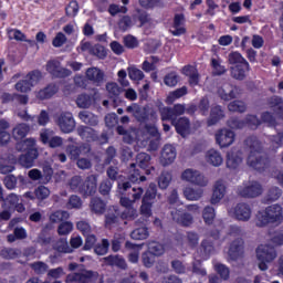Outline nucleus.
<instances>
[{
  "label": "nucleus",
  "mask_w": 283,
  "mask_h": 283,
  "mask_svg": "<svg viewBox=\"0 0 283 283\" xmlns=\"http://www.w3.org/2000/svg\"><path fill=\"white\" fill-rule=\"evenodd\" d=\"M244 145L250 149V154L247 159V165L256 171H264L271 165V160L266 155L262 154V143L258 137L250 136L244 140Z\"/></svg>",
  "instance_id": "1"
},
{
  "label": "nucleus",
  "mask_w": 283,
  "mask_h": 283,
  "mask_svg": "<svg viewBox=\"0 0 283 283\" xmlns=\"http://www.w3.org/2000/svg\"><path fill=\"white\" fill-rule=\"evenodd\" d=\"M283 222V208L282 206L274 203L266 207L256 213L255 226L260 228L269 227V224H282Z\"/></svg>",
  "instance_id": "2"
},
{
  "label": "nucleus",
  "mask_w": 283,
  "mask_h": 283,
  "mask_svg": "<svg viewBox=\"0 0 283 283\" xmlns=\"http://www.w3.org/2000/svg\"><path fill=\"white\" fill-rule=\"evenodd\" d=\"M277 258V251L271 244H261L256 249V260L260 271H269V264Z\"/></svg>",
  "instance_id": "3"
},
{
  "label": "nucleus",
  "mask_w": 283,
  "mask_h": 283,
  "mask_svg": "<svg viewBox=\"0 0 283 283\" xmlns=\"http://www.w3.org/2000/svg\"><path fill=\"white\" fill-rule=\"evenodd\" d=\"M237 193L241 198H247L249 200L253 198H260L262 193H264V188L262 187V184L260 181H247L243 182L242 186H239L237 188Z\"/></svg>",
  "instance_id": "4"
},
{
  "label": "nucleus",
  "mask_w": 283,
  "mask_h": 283,
  "mask_svg": "<svg viewBox=\"0 0 283 283\" xmlns=\"http://www.w3.org/2000/svg\"><path fill=\"white\" fill-rule=\"evenodd\" d=\"M217 94L221 101L229 102L242 96V88L238 85L226 82L218 87Z\"/></svg>",
  "instance_id": "5"
},
{
  "label": "nucleus",
  "mask_w": 283,
  "mask_h": 283,
  "mask_svg": "<svg viewBox=\"0 0 283 283\" xmlns=\"http://www.w3.org/2000/svg\"><path fill=\"white\" fill-rule=\"evenodd\" d=\"M181 180L190 182V185H195L196 187H207V185H209V179L205 177L200 170H196L193 168L184 170L181 174Z\"/></svg>",
  "instance_id": "6"
},
{
  "label": "nucleus",
  "mask_w": 283,
  "mask_h": 283,
  "mask_svg": "<svg viewBox=\"0 0 283 283\" xmlns=\"http://www.w3.org/2000/svg\"><path fill=\"white\" fill-rule=\"evenodd\" d=\"M55 125L62 134H72L76 129V120L70 112H62L55 119Z\"/></svg>",
  "instance_id": "7"
},
{
  "label": "nucleus",
  "mask_w": 283,
  "mask_h": 283,
  "mask_svg": "<svg viewBox=\"0 0 283 283\" xmlns=\"http://www.w3.org/2000/svg\"><path fill=\"white\" fill-rule=\"evenodd\" d=\"M230 216L240 222H249L253 210L249 203H238L234 208L229 211Z\"/></svg>",
  "instance_id": "8"
},
{
  "label": "nucleus",
  "mask_w": 283,
  "mask_h": 283,
  "mask_svg": "<svg viewBox=\"0 0 283 283\" xmlns=\"http://www.w3.org/2000/svg\"><path fill=\"white\" fill-rule=\"evenodd\" d=\"M40 140L43 145H49L51 149L63 147V138L61 136H54V130L44 128L40 133Z\"/></svg>",
  "instance_id": "9"
},
{
  "label": "nucleus",
  "mask_w": 283,
  "mask_h": 283,
  "mask_svg": "<svg viewBox=\"0 0 283 283\" xmlns=\"http://www.w3.org/2000/svg\"><path fill=\"white\" fill-rule=\"evenodd\" d=\"M187 109L185 104H175L174 107H160L159 113L161 120H175L176 117L182 116Z\"/></svg>",
  "instance_id": "10"
},
{
  "label": "nucleus",
  "mask_w": 283,
  "mask_h": 283,
  "mask_svg": "<svg viewBox=\"0 0 283 283\" xmlns=\"http://www.w3.org/2000/svg\"><path fill=\"white\" fill-rule=\"evenodd\" d=\"M96 277V273L88 270H80L66 275V283H92V280Z\"/></svg>",
  "instance_id": "11"
},
{
  "label": "nucleus",
  "mask_w": 283,
  "mask_h": 283,
  "mask_svg": "<svg viewBox=\"0 0 283 283\" xmlns=\"http://www.w3.org/2000/svg\"><path fill=\"white\" fill-rule=\"evenodd\" d=\"M216 143L221 147V149H224L226 147H231V144L235 142V133L231 129H219L216 135Z\"/></svg>",
  "instance_id": "12"
},
{
  "label": "nucleus",
  "mask_w": 283,
  "mask_h": 283,
  "mask_svg": "<svg viewBox=\"0 0 283 283\" xmlns=\"http://www.w3.org/2000/svg\"><path fill=\"white\" fill-rule=\"evenodd\" d=\"M46 72H49V74L53 75L55 78H65L72 74L70 70L61 66V62L59 60H50L46 63Z\"/></svg>",
  "instance_id": "13"
},
{
  "label": "nucleus",
  "mask_w": 283,
  "mask_h": 283,
  "mask_svg": "<svg viewBox=\"0 0 283 283\" xmlns=\"http://www.w3.org/2000/svg\"><path fill=\"white\" fill-rule=\"evenodd\" d=\"M244 255V240L242 238H237L229 244L228 256L232 262L240 260Z\"/></svg>",
  "instance_id": "14"
},
{
  "label": "nucleus",
  "mask_w": 283,
  "mask_h": 283,
  "mask_svg": "<svg viewBox=\"0 0 283 283\" xmlns=\"http://www.w3.org/2000/svg\"><path fill=\"white\" fill-rule=\"evenodd\" d=\"M176 147L171 144H166L161 149L159 163L163 167H169L176 160Z\"/></svg>",
  "instance_id": "15"
},
{
  "label": "nucleus",
  "mask_w": 283,
  "mask_h": 283,
  "mask_svg": "<svg viewBox=\"0 0 283 283\" xmlns=\"http://www.w3.org/2000/svg\"><path fill=\"white\" fill-rule=\"evenodd\" d=\"M97 185L98 175H91L85 181H82L80 193H82V196H94V193H96Z\"/></svg>",
  "instance_id": "16"
},
{
  "label": "nucleus",
  "mask_w": 283,
  "mask_h": 283,
  "mask_svg": "<svg viewBox=\"0 0 283 283\" xmlns=\"http://www.w3.org/2000/svg\"><path fill=\"white\" fill-rule=\"evenodd\" d=\"M126 112L128 114H133L134 118H136L138 123H147L149 120V111L145 107H140V105L136 103L127 106Z\"/></svg>",
  "instance_id": "17"
},
{
  "label": "nucleus",
  "mask_w": 283,
  "mask_h": 283,
  "mask_svg": "<svg viewBox=\"0 0 283 283\" xmlns=\"http://www.w3.org/2000/svg\"><path fill=\"white\" fill-rule=\"evenodd\" d=\"M242 160H244L242 150L238 148H232L227 154V167L228 169H238L240 165H242Z\"/></svg>",
  "instance_id": "18"
},
{
  "label": "nucleus",
  "mask_w": 283,
  "mask_h": 283,
  "mask_svg": "<svg viewBox=\"0 0 283 283\" xmlns=\"http://www.w3.org/2000/svg\"><path fill=\"white\" fill-rule=\"evenodd\" d=\"M171 125H174L177 134L182 136V138H187L189 136V130L191 129V123L187 117H180L178 119H170Z\"/></svg>",
  "instance_id": "19"
},
{
  "label": "nucleus",
  "mask_w": 283,
  "mask_h": 283,
  "mask_svg": "<svg viewBox=\"0 0 283 283\" xmlns=\"http://www.w3.org/2000/svg\"><path fill=\"white\" fill-rule=\"evenodd\" d=\"M268 109H271L275 116L283 118V98L277 95H273L266 99Z\"/></svg>",
  "instance_id": "20"
},
{
  "label": "nucleus",
  "mask_w": 283,
  "mask_h": 283,
  "mask_svg": "<svg viewBox=\"0 0 283 283\" xmlns=\"http://www.w3.org/2000/svg\"><path fill=\"white\" fill-rule=\"evenodd\" d=\"M150 165H151V155L147 153L137 154L135 167H139V169H144L145 174L149 176V174H151V170L154 171V167H150Z\"/></svg>",
  "instance_id": "21"
},
{
  "label": "nucleus",
  "mask_w": 283,
  "mask_h": 283,
  "mask_svg": "<svg viewBox=\"0 0 283 283\" xmlns=\"http://www.w3.org/2000/svg\"><path fill=\"white\" fill-rule=\"evenodd\" d=\"M36 158H39V150L30 149L19 157V164L25 167V169H30L34 167V160H36Z\"/></svg>",
  "instance_id": "22"
},
{
  "label": "nucleus",
  "mask_w": 283,
  "mask_h": 283,
  "mask_svg": "<svg viewBox=\"0 0 283 283\" xmlns=\"http://www.w3.org/2000/svg\"><path fill=\"white\" fill-rule=\"evenodd\" d=\"M66 151L71 158V160H78L81 154H90L92 151V147H90V144H83L81 146H67Z\"/></svg>",
  "instance_id": "23"
},
{
  "label": "nucleus",
  "mask_w": 283,
  "mask_h": 283,
  "mask_svg": "<svg viewBox=\"0 0 283 283\" xmlns=\"http://www.w3.org/2000/svg\"><path fill=\"white\" fill-rule=\"evenodd\" d=\"M170 213L172 220L182 227H191L193 224V216L191 213H182L180 210H172Z\"/></svg>",
  "instance_id": "24"
},
{
  "label": "nucleus",
  "mask_w": 283,
  "mask_h": 283,
  "mask_svg": "<svg viewBox=\"0 0 283 283\" xmlns=\"http://www.w3.org/2000/svg\"><path fill=\"white\" fill-rule=\"evenodd\" d=\"M104 262L107 266H116V269H120L122 271L127 270V261L122 255L111 254L104 258Z\"/></svg>",
  "instance_id": "25"
},
{
  "label": "nucleus",
  "mask_w": 283,
  "mask_h": 283,
  "mask_svg": "<svg viewBox=\"0 0 283 283\" xmlns=\"http://www.w3.org/2000/svg\"><path fill=\"white\" fill-rule=\"evenodd\" d=\"M224 193H227V186H224V181L218 180L214 184L213 192L210 198V202L212 205H218V202H220V200H222V198H224Z\"/></svg>",
  "instance_id": "26"
},
{
  "label": "nucleus",
  "mask_w": 283,
  "mask_h": 283,
  "mask_svg": "<svg viewBox=\"0 0 283 283\" xmlns=\"http://www.w3.org/2000/svg\"><path fill=\"white\" fill-rule=\"evenodd\" d=\"M86 78L92 81L94 85L99 86L105 81V73L98 67H91L86 71Z\"/></svg>",
  "instance_id": "27"
},
{
  "label": "nucleus",
  "mask_w": 283,
  "mask_h": 283,
  "mask_svg": "<svg viewBox=\"0 0 283 283\" xmlns=\"http://www.w3.org/2000/svg\"><path fill=\"white\" fill-rule=\"evenodd\" d=\"M247 72H251V65L247 69L245 64H237L230 67V76L235 81H244L247 78Z\"/></svg>",
  "instance_id": "28"
},
{
  "label": "nucleus",
  "mask_w": 283,
  "mask_h": 283,
  "mask_svg": "<svg viewBox=\"0 0 283 283\" xmlns=\"http://www.w3.org/2000/svg\"><path fill=\"white\" fill-rule=\"evenodd\" d=\"M77 134L80 137H82L83 140H86L87 143L98 140V134H96V130L90 126H80L77 128Z\"/></svg>",
  "instance_id": "29"
},
{
  "label": "nucleus",
  "mask_w": 283,
  "mask_h": 283,
  "mask_svg": "<svg viewBox=\"0 0 283 283\" xmlns=\"http://www.w3.org/2000/svg\"><path fill=\"white\" fill-rule=\"evenodd\" d=\"M52 249L57 253H74V250L70 247L66 238H60L59 240L52 241Z\"/></svg>",
  "instance_id": "30"
},
{
  "label": "nucleus",
  "mask_w": 283,
  "mask_h": 283,
  "mask_svg": "<svg viewBox=\"0 0 283 283\" xmlns=\"http://www.w3.org/2000/svg\"><path fill=\"white\" fill-rule=\"evenodd\" d=\"M184 196L187 200L190 201H198L202 196H205V190L202 188H193L191 186H188L184 188Z\"/></svg>",
  "instance_id": "31"
},
{
  "label": "nucleus",
  "mask_w": 283,
  "mask_h": 283,
  "mask_svg": "<svg viewBox=\"0 0 283 283\" xmlns=\"http://www.w3.org/2000/svg\"><path fill=\"white\" fill-rule=\"evenodd\" d=\"M56 92H59V86H56V84H49L36 93V98L48 101V98H52Z\"/></svg>",
  "instance_id": "32"
},
{
  "label": "nucleus",
  "mask_w": 283,
  "mask_h": 283,
  "mask_svg": "<svg viewBox=\"0 0 283 283\" xmlns=\"http://www.w3.org/2000/svg\"><path fill=\"white\" fill-rule=\"evenodd\" d=\"M206 158H207V163H209V165H212V167H220V165L224 163V159L222 158V154H220V151L216 149L208 150Z\"/></svg>",
  "instance_id": "33"
},
{
  "label": "nucleus",
  "mask_w": 283,
  "mask_h": 283,
  "mask_svg": "<svg viewBox=\"0 0 283 283\" xmlns=\"http://www.w3.org/2000/svg\"><path fill=\"white\" fill-rule=\"evenodd\" d=\"M78 118L85 125H90L91 127H96L98 125V116L94 115L92 112L88 111H81L78 113Z\"/></svg>",
  "instance_id": "34"
},
{
  "label": "nucleus",
  "mask_w": 283,
  "mask_h": 283,
  "mask_svg": "<svg viewBox=\"0 0 283 283\" xmlns=\"http://www.w3.org/2000/svg\"><path fill=\"white\" fill-rule=\"evenodd\" d=\"M125 247L126 249H128L129 251H134V252H130L128 254V261L132 262V264H138V259H139V255L140 253L138 252L140 249H143V247L138 245V244H135L130 241H126L125 242Z\"/></svg>",
  "instance_id": "35"
},
{
  "label": "nucleus",
  "mask_w": 283,
  "mask_h": 283,
  "mask_svg": "<svg viewBox=\"0 0 283 283\" xmlns=\"http://www.w3.org/2000/svg\"><path fill=\"white\" fill-rule=\"evenodd\" d=\"M30 133V126L25 123L18 124L13 129H12V136L14 140H23L25 136Z\"/></svg>",
  "instance_id": "36"
},
{
  "label": "nucleus",
  "mask_w": 283,
  "mask_h": 283,
  "mask_svg": "<svg viewBox=\"0 0 283 283\" xmlns=\"http://www.w3.org/2000/svg\"><path fill=\"white\" fill-rule=\"evenodd\" d=\"M228 63H230V65H245L247 70H249V62L238 51L229 53Z\"/></svg>",
  "instance_id": "37"
},
{
  "label": "nucleus",
  "mask_w": 283,
  "mask_h": 283,
  "mask_svg": "<svg viewBox=\"0 0 283 283\" xmlns=\"http://www.w3.org/2000/svg\"><path fill=\"white\" fill-rule=\"evenodd\" d=\"M107 207V203L103 201V199L95 197L91 199L90 202V209L93 211V213L102 214L105 213V209Z\"/></svg>",
  "instance_id": "38"
},
{
  "label": "nucleus",
  "mask_w": 283,
  "mask_h": 283,
  "mask_svg": "<svg viewBox=\"0 0 283 283\" xmlns=\"http://www.w3.org/2000/svg\"><path fill=\"white\" fill-rule=\"evenodd\" d=\"M10 122L6 119H0V145H8L10 143Z\"/></svg>",
  "instance_id": "39"
},
{
  "label": "nucleus",
  "mask_w": 283,
  "mask_h": 283,
  "mask_svg": "<svg viewBox=\"0 0 283 283\" xmlns=\"http://www.w3.org/2000/svg\"><path fill=\"white\" fill-rule=\"evenodd\" d=\"M112 210L105 216V224L108 229H112V227H114V224H118V222H120V212L118 211V209H116V207L113 208Z\"/></svg>",
  "instance_id": "40"
},
{
  "label": "nucleus",
  "mask_w": 283,
  "mask_h": 283,
  "mask_svg": "<svg viewBox=\"0 0 283 283\" xmlns=\"http://www.w3.org/2000/svg\"><path fill=\"white\" fill-rule=\"evenodd\" d=\"M221 118H224V111L222 106H214L211 108L210 118L208 119L209 127L216 125Z\"/></svg>",
  "instance_id": "41"
},
{
  "label": "nucleus",
  "mask_w": 283,
  "mask_h": 283,
  "mask_svg": "<svg viewBox=\"0 0 283 283\" xmlns=\"http://www.w3.org/2000/svg\"><path fill=\"white\" fill-rule=\"evenodd\" d=\"M128 180L133 184L145 182L147 177L140 175V170L136 169V164H130Z\"/></svg>",
  "instance_id": "42"
},
{
  "label": "nucleus",
  "mask_w": 283,
  "mask_h": 283,
  "mask_svg": "<svg viewBox=\"0 0 283 283\" xmlns=\"http://www.w3.org/2000/svg\"><path fill=\"white\" fill-rule=\"evenodd\" d=\"M136 12L137 13L134 15V19L139 21V28H143V25H151V23H154V20L149 17L147 11L137 9Z\"/></svg>",
  "instance_id": "43"
},
{
  "label": "nucleus",
  "mask_w": 283,
  "mask_h": 283,
  "mask_svg": "<svg viewBox=\"0 0 283 283\" xmlns=\"http://www.w3.org/2000/svg\"><path fill=\"white\" fill-rule=\"evenodd\" d=\"M25 238H28V231H25L24 228L17 227L14 228L13 233L7 237V240L12 243L17 242V240H25Z\"/></svg>",
  "instance_id": "44"
},
{
  "label": "nucleus",
  "mask_w": 283,
  "mask_h": 283,
  "mask_svg": "<svg viewBox=\"0 0 283 283\" xmlns=\"http://www.w3.org/2000/svg\"><path fill=\"white\" fill-rule=\"evenodd\" d=\"M92 95L90 94H80L76 98V105L80 107V109H90L92 107Z\"/></svg>",
  "instance_id": "45"
},
{
  "label": "nucleus",
  "mask_w": 283,
  "mask_h": 283,
  "mask_svg": "<svg viewBox=\"0 0 283 283\" xmlns=\"http://www.w3.org/2000/svg\"><path fill=\"white\" fill-rule=\"evenodd\" d=\"M202 218L205 224H213V221L216 220V208L211 206H206L202 210Z\"/></svg>",
  "instance_id": "46"
},
{
  "label": "nucleus",
  "mask_w": 283,
  "mask_h": 283,
  "mask_svg": "<svg viewBox=\"0 0 283 283\" xmlns=\"http://www.w3.org/2000/svg\"><path fill=\"white\" fill-rule=\"evenodd\" d=\"M188 90L187 86H182L180 88H177L176 91H172L167 96V103L171 105L175 101H178V98H182V96H187Z\"/></svg>",
  "instance_id": "47"
},
{
  "label": "nucleus",
  "mask_w": 283,
  "mask_h": 283,
  "mask_svg": "<svg viewBox=\"0 0 283 283\" xmlns=\"http://www.w3.org/2000/svg\"><path fill=\"white\" fill-rule=\"evenodd\" d=\"M30 269L34 271L35 275H45L50 269V265L43 261H35L30 264Z\"/></svg>",
  "instance_id": "48"
},
{
  "label": "nucleus",
  "mask_w": 283,
  "mask_h": 283,
  "mask_svg": "<svg viewBox=\"0 0 283 283\" xmlns=\"http://www.w3.org/2000/svg\"><path fill=\"white\" fill-rule=\"evenodd\" d=\"M172 176L171 172L164 170L158 177V187L159 189H167L171 185Z\"/></svg>",
  "instance_id": "49"
},
{
  "label": "nucleus",
  "mask_w": 283,
  "mask_h": 283,
  "mask_svg": "<svg viewBox=\"0 0 283 283\" xmlns=\"http://www.w3.org/2000/svg\"><path fill=\"white\" fill-rule=\"evenodd\" d=\"M281 197H282V189H280V187L277 186H273L268 190L265 195V200L266 202H275V200H280Z\"/></svg>",
  "instance_id": "50"
},
{
  "label": "nucleus",
  "mask_w": 283,
  "mask_h": 283,
  "mask_svg": "<svg viewBox=\"0 0 283 283\" xmlns=\"http://www.w3.org/2000/svg\"><path fill=\"white\" fill-rule=\"evenodd\" d=\"M157 192L158 189L156 188L155 184H150L142 201L148 202L149 205H154V202H156Z\"/></svg>",
  "instance_id": "51"
},
{
  "label": "nucleus",
  "mask_w": 283,
  "mask_h": 283,
  "mask_svg": "<svg viewBox=\"0 0 283 283\" xmlns=\"http://www.w3.org/2000/svg\"><path fill=\"white\" fill-rule=\"evenodd\" d=\"M0 255L3 258V260H15V258L21 255V250L14 248H4L0 251Z\"/></svg>",
  "instance_id": "52"
},
{
  "label": "nucleus",
  "mask_w": 283,
  "mask_h": 283,
  "mask_svg": "<svg viewBox=\"0 0 283 283\" xmlns=\"http://www.w3.org/2000/svg\"><path fill=\"white\" fill-rule=\"evenodd\" d=\"M106 91L109 98H118V96H120V93L123 92V88H120V86H118V84L115 82H108L106 84Z\"/></svg>",
  "instance_id": "53"
},
{
  "label": "nucleus",
  "mask_w": 283,
  "mask_h": 283,
  "mask_svg": "<svg viewBox=\"0 0 283 283\" xmlns=\"http://www.w3.org/2000/svg\"><path fill=\"white\" fill-rule=\"evenodd\" d=\"M70 218V212L65 210H57L50 216V222L53 224H57L59 222H63V220H67Z\"/></svg>",
  "instance_id": "54"
},
{
  "label": "nucleus",
  "mask_w": 283,
  "mask_h": 283,
  "mask_svg": "<svg viewBox=\"0 0 283 283\" xmlns=\"http://www.w3.org/2000/svg\"><path fill=\"white\" fill-rule=\"evenodd\" d=\"M132 240H147L149 238V230L145 227L137 228L130 233Z\"/></svg>",
  "instance_id": "55"
},
{
  "label": "nucleus",
  "mask_w": 283,
  "mask_h": 283,
  "mask_svg": "<svg viewBox=\"0 0 283 283\" xmlns=\"http://www.w3.org/2000/svg\"><path fill=\"white\" fill-rule=\"evenodd\" d=\"M109 245H111L109 240L102 239V242L97 243L94 247V253H96V255H107V253L109 251Z\"/></svg>",
  "instance_id": "56"
},
{
  "label": "nucleus",
  "mask_w": 283,
  "mask_h": 283,
  "mask_svg": "<svg viewBox=\"0 0 283 283\" xmlns=\"http://www.w3.org/2000/svg\"><path fill=\"white\" fill-rule=\"evenodd\" d=\"M229 112H239V114H244L247 112V104L240 99H235L228 105Z\"/></svg>",
  "instance_id": "57"
},
{
  "label": "nucleus",
  "mask_w": 283,
  "mask_h": 283,
  "mask_svg": "<svg viewBox=\"0 0 283 283\" xmlns=\"http://www.w3.org/2000/svg\"><path fill=\"white\" fill-rule=\"evenodd\" d=\"M132 25H134V22L129 15L122 17L117 23V28L120 30V32H127Z\"/></svg>",
  "instance_id": "58"
},
{
  "label": "nucleus",
  "mask_w": 283,
  "mask_h": 283,
  "mask_svg": "<svg viewBox=\"0 0 283 283\" xmlns=\"http://www.w3.org/2000/svg\"><path fill=\"white\" fill-rule=\"evenodd\" d=\"M35 145H36L35 138H27L20 144H18L17 148L20 149L21 151H30V149H36L34 148Z\"/></svg>",
  "instance_id": "59"
},
{
  "label": "nucleus",
  "mask_w": 283,
  "mask_h": 283,
  "mask_svg": "<svg viewBox=\"0 0 283 283\" xmlns=\"http://www.w3.org/2000/svg\"><path fill=\"white\" fill-rule=\"evenodd\" d=\"M148 253H151L153 255H163L165 253V247L160 244L159 242L151 241L148 244Z\"/></svg>",
  "instance_id": "60"
},
{
  "label": "nucleus",
  "mask_w": 283,
  "mask_h": 283,
  "mask_svg": "<svg viewBox=\"0 0 283 283\" xmlns=\"http://www.w3.org/2000/svg\"><path fill=\"white\" fill-rule=\"evenodd\" d=\"M69 187L73 191L81 193V187H83V178L81 176H74L69 180Z\"/></svg>",
  "instance_id": "61"
},
{
  "label": "nucleus",
  "mask_w": 283,
  "mask_h": 283,
  "mask_svg": "<svg viewBox=\"0 0 283 283\" xmlns=\"http://www.w3.org/2000/svg\"><path fill=\"white\" fill-rule=\"evenodd\" d=\"M119 213L122 220H136V218H138V210L134 207L125 208V210Z\"/></svg>",
  "instance_id": "62"
},
{
  "label": "nucleus",
  "mask_w": 283,
  "mask_h": 283,
  "mask_svg": "<svg viewBox=\"0 0 283 283\" xmlns=\"http://www.w3.org/2000/svg\"><path fill=\"white\" fill-rule=\"evenodd\" d=\"M83 200L76 195H72L66 202V209H81Z\"/></svg>",
  "instance_id": "63"
},
{
  "label": "nucleus",
  "mask_w": 283,
  "mask_h": 283,
  "mask_svg": "<svg viewBox=\"0 0 283 283\" xmlns=\"http://www.w3.org/2000/svg\"><path fill=\"white\" fill-rule=\"evenodd\" d=\"M74 229V224L70 221H64L57 227L59 235H70Z\"/></svg>",
  "instance_id": "64"
}]
</instances>
